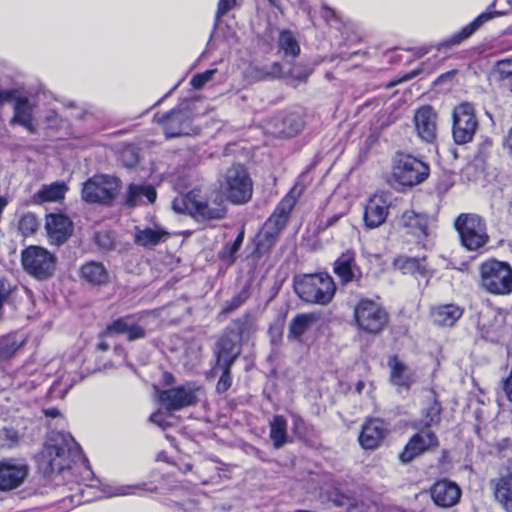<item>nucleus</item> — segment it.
Instances as JSON below:
<instances>
[{
  "mask_svg": "<svg viewBox=\"0 0 512 512\" xmlns=\"http://www.w3.org/2000/svg\"><path fill=\"white\" fill-rule=\"evenodd\" d=\"M81 363L82 358L80 355L71 362H65L63 367H61L59 359H52L41 368H37L34 371V375L38 374V378H43V380L53 377L47 396L51 400H62L77 382L78 369Z\"/></svg>",
  "mask_w": 512,
  "mask_h": 512,
  "instance_id": "3",
  "label": "nucleus"
},
{
  "mask_svg": "<svg viewBox=\"0 0 512 512\" xmlns=\"http://www.w3.org/2000/svg\"><path fill=\"white\" fill-rule=\"evenodd\" d=\"M438 439L433 432L423 431L415 434L406 444L399 458L401 462L408 463L426 450L437 446Z\"/></svg>",
  "mask_w": 512,
  "mask_h": 512,
  "instance_id": "22",
  "label": "nucleus"
},
{
  "mask_svg": "<svg viewBox=\"0 0 512 512\" xmlns=\"http://www.w3.org/2000/svg\"><path fill=\"white\" fill-rule=\"evenodd\" d=\"M243 242V232H241L237 238L235 239L234 243L229 248L230 256H233L239 249Z\"/></svg>",
  "mask_w": 512,
  "mask_h": 512,
  "instance_id": "58",
  "label": "nucleus"
},
{
  "mask_svg": "<svg viewBox=\"0 0 512 512\" xmlns=\"http://www.w3.org/2000/svg\"><path fill=\"white\" fill-rule=\"evenodd\" d=\"M303 191L304 186L296 183L276 206L274 212L264 224L263 234L267 239L274 238L285 228L290 213Z\"/></svg>",
  "mask_w": 512,
  "mask_h": 512,
  "instance_id": "12",
  "label": "nucleus"
},
{
  "mask_svg": "<svg viewBox=\"0 0 512 512\" xmlns=\"http://www.w3.org/2000/svg\"><path fill=\"white\" fill-rule=\"evenodd\" d=\"M158 400L167 411L181 410L185 407L195 405L203 389L196 383H186L171 389L158 390Z\"/></svg>",
  "mask_w": 512,
  "mask_h": 512,
  "instance_id": "13",
  "label": "nucleus"
},
{
  "mask_svg": "<svg viewBox=\"0 0 512 512\" xmlns=\"http://www.w3.org/2000/svg\"><path fill=\"white\" fill-rule=\"evenodd\" d=\"M478 128L475 111L470 103H461L453 110V139L457 144L472 141Z\"/></svg>",
  "mask_w": 512,
  "mask_h": 512,
  "instance_id": "14",
  "label": "nucleus"
},
{
  "mask_svg": "<svg viewBox=\"0 0 512 512\" xmlns=\"http://www.w3.org/2000/svg\"><path fill=\"white\" fill-rule=\"evenodd\" d=\"M491 77L496 81H505L512 77V58L497 61L492 70Z\"/></svg>",
  "mask_w": 512,
  "mask_h": 512,
  "instance_id": "44",
  "label": "nucleus"
},
{
  "mask_svg": "<svg viewBox=\"0 0 512 512\" xmlns=\"http://www.w3.org/2000/svg\"><path fill=\"white\" fill-rule=\"evenodd\" d=\"M108 347H109V346H108V344H106L105 342H100V343L98 344V348H99L100 350H103V351H106V350L108 349Z\"/></svg>",
  "mask_w": 512,
  "mask_h": 512,
  "instance_id": "64",
  "label": "nucleus"
},
{
  "mask_svg": "<svg viewBox=\"0 0 512 512\" xmlns=\"http://www.w3.org/2000/svg\"><path fill=\"white\" fill-rule=\"evenodd\" d=\"M249 295L246 290H242L236 296H234L230 301H227L224 308L223 313L229 314L234 310L238 309L241 305L245 303L248 299Z\"/></svg>",
  "mask_w": 512,
  "mask_h": 512,
  "instance_id": "48",
  "label": "nucleus"
},
{
  "mask_svg": "<svg viewBox=\"0 0 512 512\" xmlns=\"http://www.w3.org/2000/svg\"><path fill=\"white\" fill-rule=\"evenodd\" d=\"M270 439L276 449L281 448L288 442L287 421L281 415L274 416L270 422Z\"/></svg>",
  "mask_w": 512,
  "mask_h": 512,
  "instance_id": "39",
  "label": "nucleus"
},
{
  "mask_svg": "<svg viewBox=\"0 0 512 512\" xmlns=\"http://www.w3.org/2000/svg\"><path fill=\"white\" fill-rule=\"evenodd\" d=\"M45 228L52 242L62 244L72 233V221L62 213L46 215Z\"/></svg>",
  "mask_w": 512,
  "mask_h": 512,
  "instance_id": "23",
  "label": "nucleus"
},
{
  "mask_svg": "<svg viewBox=\"0 0 512 512\" xmlns=\"http://www.w3.org/2000/svg\"><path fill=\"white\" fill-rule=\"evenodd\" d=\"M334 273L343 284L359 280L362 272L355 261V252L347 250L343 252L334 263Z\"/></svg>",
  "mask_w": 512,
  "mask_h": 512,
  "instance_id": "24",
  "label": "nucleus"
},
{
  "mask_svg": "<svg viewBox=\"0 0 512 512\" xmlns=\"http://www.w3.org/2000/svg\"><path fill=\"white\" fill-rule=\"evenodd\" d=\"M23 332H12L0 337V361L10 359L26 342Z\"/></svg>",
  "mask_w": 512,
  "mask_h": 512,
  "instance_id": "35",
  "label": "nucleus"
},
{
  "mask_svg": "<svg viewBox=\"0 0 512 512\" xmlns=\"http://www.w3.org/2000/svg\"><path fill=\"white\" fill-rule=\"evenodd\" d=\"M121 188V180L113 175L97 174L83 183L81 198L90 204L110 206Z\"/></svg>",
  "mask_w": 512,
  "mask_h": 512,
  "instance_id": "7",
  "label": "nucleus"
},
{
  "mask_svg": "<svg viewBox=\"0 0 512 512\" xmlns=\"http://www.w3.org/2000/svg\"><path fill=\"white\" fill-rule=\"evenodd\" d=\"M150 421L157 424L160 427H165L167 424L164 420V416L161 411H157V412L153 413L150 416Z\"/></svg>",
  "mask_w": 512,
  "mask_h": 512,
  "instance_id": "57",
  "label": "nucleus"
},
{
  "mask_svg": "<svg viewBox=\"0 0 512 512\" xmlns=\"http://www.w3.org/2000/svg\"><path fill=\"white\" fill-rule=\"evenodd\" d=\"M495 501L506 512H512V474L508 473L491 480Z\"/></svg>",
  "mask_w": 512,
  "mask_h": 512,
  "instance_id": "28",
  "label": "nucleus"
},
{
  "mask_svg": "<svg viewBox=\"0 0 512 512\" xmlns=\"http://www.w3.org/2000/svg\"><path fill=\"white\" fill-rule=\"evenodd\" d=\"M66 500H69L71 505H79L83 501L82 496L78 495H69L67 497H64L63 501L65 502Z\"/></svg>",
  "mask_w": 512,
  "mask_h": 512,
  "instance_id": "60",
  "label": "nucleus"
},
{
  "mask_svg": "<svg viewBox=\"0 0 512 512\" xmlns=\"http://www.w3.org/2000/svg\"><path fill=\"white\" fill-rule=\"evenodd\" d=\"M18 440V434L13 429L4 428L0 431V446L12 447Z\"/></svg>",
  "mask_w": 512,
  "mask_h": 512,
  "instance_id": "51",
  "label": "nucleus"
},
{
  "mask_svg": "<svg viewBox=\"0 0 512 512\" xmlns=\"http://www.w3.org/2000/svg\"><path fill=\"white\" fill-rule=\"evenodd\" d=\"M150 316L152 313L143 312L136 316L119 318L107 327V332L124 334L129 341L142 339L146 335L147 319Z\"/></svg>",
  "mask_w": 512,
  "mask_h": 512,
  "instance_id": "16",
  "label": "nucleus"
},
{
  "mask_svg": "<svg viewBox=\"0 0 512 512\" xmlns=\"http://www.w3.org/2000/svg\"><path fill=\"white\" fill-rule=\"evenodd\" d=\"M221 369L222 374L216 385V391L218 393H225L232 385L231 368L232 366H217L215 369Z\"/></svg>",
  "mask_w": 512,
  "mask_h": 512,
  "instance_id": "47",
  "label": "nucleus"
},
{
  "mask_svg": "<svg viewBox=\"0 0 512 512\" xmlns=\"http://www.w3.org/2000/svg\"><path fill=\"white\" fill-rule=\"evenodd\" d=\"M417 136L424 142L433 143L437 135V113L431 106L420 107L414 115Z\"/></svg>",
  "mask_w": 512,
  "mask_h": 512,
  "instance_id": "19",
  "label": "nucleus"
},
{
  "mask_svg": "<svg viewBox=\"0 0 512 512\" xmlns=\"http://www.w3.org/2000/svg\"><path fill=\"white\" fill-rule=\"evenodd\" d=\"M156 197V190L151 184L131 183L126 190L125 204L129 207H135L145 203L152 204L155 202Z\"/></svg>",
  "mask_w": 512,
  "mask_h": 512,
  "instance_id": "29",
  "label": "nucleus"
},
{
  "mask_svg": "<svg viewBox=\"0 0 512 512\" xmlns=\"http://www.w3.org/2000/svg\"><path fill=\"white\" fill-rule=\"evenodd\" d=\"M429 175V167L418 158L404 153L394 157L391 180L401 187H413L422 183Z\"/></svg>",
  "mask_w": 512,
  "mask_h": 512,
  "instance_id": "8",
  "label": "nucleus"
},
{
  "mask_svg": "<svg viewBox=\"0 0 512 512\" xmlns=\"http://www.w3.org/2000/svg\"><path fill=\"white\" fill-rule=\"evenodd\" d=\"M56 258L46 249L34 246V278L46 279L53 275Z\"/></svg>",
  "mask_w": 512,
  "mask_h": 512,
  "instance_id": "32",
  "label": "nucleus"
},
{
  "mask_svg": "<svg viewBox=\"0 0 512 512\" xmlns=\"http://www.w3.org/2000/svg\"><path fill=\"white\" fill-rule=\"evenodd\" d=\"M430 495L437 506L449 508L460 500L461 489L455 482L443 479L432 485Z\"/></svg>",
  "mask_w": 512,
  "mask_h": 512,
  "instance_id": "21",
  "label": "nucleus"
},
{
  "mask_svg": "<svg viewBox=\"0 0 512 512\" xmlns=\"http://www.w3.org/2000/svg\"><path fill=\"white\" fill-rule=\"evenodd\" d=\"M302 129V122L291 114L281 120V127H277L272 133L277 136L292 137Z\"/></svg>",
  "mask_w": 512,
  "mask_h": 512,
  "instance_id": "42",
  "label": "nucleus"
},
{
  "mask_svg": "<svg viewBox=\"0 0 512 512\" xmlns=\"http://www.w3.org/2000/svg\"><path fill=\"white\" fill-rule=\"evenodd\" d=\"M46 105H53L51 112L53 117H56L59 110L57 107L58 102L52 101L51 95L46 92L42 85H38L37 90H34V110L37 109V114H40L42 107Z\"/></svg>",
  "mask_w": 512,
  "mask_h": 512,
  "instance_id": "43",
  "label": "nucleus"
},
{
  "mask_svg": "<svg viewBox=\"0 0 512 512\" xmlns=\"http://www.w3.org/2000/svg\"><path fill=\"white\" fill-rule=\"evenodd\" d=\"M327 501L331 502L335 507L346 508L350 512L354 500L348 495L342 494L338 489H333L326 493Z\"/></svg>",
  "mask_w": 512,
  "mask_h": 512,
  "instance_id": "45",
  "label": "nucleus"
},
{
  "mask_svg": "<svg viewBox=\"0 0 512 512\" xmlns=\"http://www.w3.org/2000/svg\"><path fill=\"white\" fill-rule=\"evenodd\" d=\"M145 484H137V485H119L110 488L108 492L109 497L116 496H127V495H135L138 491L144 489Z\"/></svg>",
  "mask_w": 512,
  "mask_h": 512,
  "instance_id": "46",
  "label": "nucleus"
},
{
  "mask_svg": "<svg viewBox=\"0 0 512 512\" xmlns=\"http://www.w3.org/2000/svg\"><path fill=\"white\" fill-rule=\"evenodd\" d=\"M5 103L14 104L12 123L32 132V105L28 97L18 89H0V106Z\"/></svg>",
  "mask_w": 512,
  "mask_h": 512,
  "instance_id": "15",
  "label": "nucleus"
},
{
  "mask_svg": "<svg viewBox=\"0 0 512 512\" xmlns=\"http://www.w3.org/2000/svg\"><path fill=\"white\" fill-rule=\"evenodd\" d=\"M304 420L297 415H293V426H294V432L299 437L304 436Z\"/></svg>",
  "mask_w": 512,
  "mask_h": 512,
  "instance_id": "55",
  "label": "nucleus"
},
{
  "mask_svg": "<svg viewBox=\"0 0 512 512\" xmlns=\"http://www.w3.org/2000/svg\"><path fill=\"white\" fill-rule=\"evenodd\" d=\"M319 319L316 313H303L296 315L289 324V337L299 338L308 328Z\"/></svg>",
  "mask_w": 512,
  "mask_h": 512,
  "instance_id": "40",
  "label": "nucleus"
},
{
  "mask_svg": "<svg viewBox=\"0 0 512 512\" xmlns=\"http://www.w3.org/2000/svg\"><path fill=\"white\" fill-rule=\"evenodd\" d=\"M454 225L467 250L477 251L489 241L485 221L477 214H461Z\"/></svg>",
  "mask_w": 512,
  "mask_h": 512,
  "instance_id": "10",
  "label": "nucleus"
},
{
  "mask_svg": "<svg viewBox=\"0 0 512 512\" xmlns=\"http://www.w3.org/2000/svg\"><path fill=\"white\" fill-rule=\"evenodd\" d=\"M168 237L169 233L157 225L153 228L146 227L143 229L135 227L134 242L136 245L144 248L154 247L166 240Z\"/></svg>",
  "mask_w": 512,
  "mask_h": 512,
  "instance_id": "33",
  "label": "nucleus"
},
{
  "mask_svg": "<svg viewBox=\"0 0 512 512\" xmlns=\"http://www.w3.org/2000/svg\"><path fill=\"white\" fill-rule=\"evenodd\" d=\"M270 75L276 77L281 74V65L279 63L272 64V71L269 73Z\"/></svg>",
  "mask_w": 512,
  "mask_h": 512,
  "instance_id": "61",
  "label": "nucleus"
},
{
  "mask_svg": "<svg viewBox=\"0 0 512 512\" xmlns=\"http://www.w3.org/2000/svg\"><path fill=\"white\" fill-rule=\"evenodd\" d=\"M97 242L99 245L104 246L106 248H109L112 245V241L110 240L109 236L107 234L99 233L96 236Z\"/></svg>",
  "mask_w": 512,
  "mask_h": 512,
  "instance_id": "59",
  "label": "nucleus"
},
{
  "mask_svg": "<svg viewBox=\"0 0 512 512\" xmlns=\"http://www.w3.org/2000/svg\"><path fill=\"white\" fill-rule=\"evenodd\" d=\"M441 405L435 398V396L430 393L427 396L426 402L422 408V417L419 421V426L428 428L433 425H437L441 420Z\"/></svg>",
  "mask_w": 512,
  "mask_h": 512,
  "instance_id": "37",
  "label": "nucleus"
},
{
  "mask_svg": "<svg viewBox=\"0 0 512 512\" xmlns=\"http://www.w3.org/2000/svg\"><path fill=\"white\" fill-rule=\"evenodd\" d=\"M357 328L367 334H379L388 323L387 311L376 301L362 298L354 308Z\"/></svg>",
  "mask_w": 512,
  "mask_h": 512,
  "instance_id": "9",
  "label": "nucleus"
},
{
  "mask_svg": "<svg viewBox=\"0 0 512 512\" xmlns=\"http://www.w3.org/2000/svg\"><path fill=\"white\" fill-rule=\"evenodd\" d=\"M172 208L175 212L188 214L198 221L222 219L227 213L224 195L218 190L193 189L176 197Z\"/></svg>",
  "mask_w": 512,
  "mask_h": 512,
  "instance_id": "2",
  "label": "nucleus"
},
{
  "mask_svg": "<svg viewBox=\"0 0 512 512\" xmlns=\"http://www.w3.org/2000/svg\"><path fill=\"white\" fill-rule=\"evenodd\" d=\"M387 429L379 419L367 420L359 435V443L364 449H376L384 440Z\"/></svg>",
  "mask_w": 512,
  "mask_h": 512,
  "instance_id": "25",
  "label": "nucleus"
},
{
  "mask_svg": "<svg viewBox=\"0 0 512 512\" xmlns=\"http://www.w3.org/2000/svg\"><path fill=\"white\" fill-rule=\"evenodd\" d=\"M506 11L488 10L478 15L473 21L464 26L458 33L452 35L447 44L456 45L471 37L477 30H479L485 23L495 19L496 17L503 16Z\"/></svg>",
  "mask_w": 512,
  "mask_h": 512,
  "instance_id": "26",
  "label": "nucleus"
},
{
  "mask_svg": "<svg viewBox=\"0 0 512 512\" xmlns=\"http://www.w3.org/2000/svg\"><path fill=\"white\" fill-rule=\"evenodd\" d=\"M389 213V202L385 195L375 194L364 207V223L369 229L380 227L387 219Z\"/></svg>",
  "mask_w": 512,
  "mask_h": 512,
  "instance_id": "20",
  "label": "nucleus"
},
{
  "mask_svg": "<svg viewBox=\"0 0 512 512\" xmlns=\"http://www.w3.org/2000/svg\"><path fill=\"white\" fill-rule=\"evenodd\" d=\"M39 422L51 429L48 439L37 456L39 482L45 490L39 494L56 491L57 488L75 486L94 487V473L81 447L70 433L55 431L66 424L58 407H43Z\"/></svg>",
  "mask_w": 512,
  "mask_h": 512,
  "instance_id": "1",
  "label": "nucleus"
},
{
  "mask_svg": "<svg viewBox=\"0 0 512 512\" xmlns=\"http://www.w3.org/2000/svg\"><path fill=\"white\" fill-rule=\"evenodd\" d=\"M296 294L306 303L327 305L336 292V285L328 273L306 274L295 280Z\"/></svg>",
  "mask_w": 512,
  "mask_h": 512,
  "instance_id": "5",
  "label": "nucleus"
},
{
  "mask_svg": "<svg viewBox=\"0 0 512 512\" xmlns=\"http://www.w3.org/2000/svg\"><path fill=\"white\" fill-rule=\"evenodd\" d=\"M67 190L68 187L64 182L57 181L50 185H44L34 195V203L60 202L64 199Z\"/></svg>",
  "mask_w": 512,
  "mask_h": 512,
  "instance_id": "36",
  "label": "nucleus"
},
{
  "mask_svg": "<svg viewBox=\"0 0 512 512\" xmlns=\"http://www.w3.org/2000/svg\"><path fill=\"white\" fill-rule=\"evenodd\" d=\"M227 199L233 204L247 203L253 193V182L243 165L230 167L222 183Z\"/></svg>",
  "mask_w": 512,
  "mask_h": 512,
  "instance_id": "11",
  "label": "nucleus"
},
{
  "mask_svg": "<svg viewBox=\"0 0 512 512\" xmlns=\"http://www.w3.org/2000/svg\"><path fill=\"white\" fill-rule=\"evenodd\" d=\"M390 368V381L393 385L408 390L415 381L414 371L404 364L397 356L388 360Z\"/></svg>",
  "mask_w": 512,
  "mask_h": 512,
  "instance_id": "30",
  "label": "nucleus"
},
{
  "mask_svg": "<svg viewBox=\"0 0 512 512\" xmlns=\"http://www.w3.org/2000/svg\"><path fill=\"white\" fill-rule=\"evenodd\" d=\"M364 385H365V384H364V382H362V381H360V382H358V383H357V385H356V390H357V392H358V393H361V392H362V390H363V388H364Z\"/></svg>",
  "mask_w": 512,
  "mask_h": 512,
  "instance_id": "63",
  "label": "nucleus"
},
{
  "mask_svg": "<svg viewBox=\"0 0 512 512\" xmlns=\"http://www.w3.org/2000/svg\"><path fill=\"white\" fill-rule=\"evenodd\" d=\"M395 267L403 274H411L428 278L432 274V269L427 264L426 258H415L408 256H399L394 261Z\"/></svg>",
  "mask_w": 512,
  "mask_h": 512,
  "instance_id": "31",
  "label": "nucleus"
},
{
  "mask_svg": "<svg viewBox=\"0 0 512 512\" xmlns=\"http://www.w3.org/2000/svg\"><path fill=\"white\" fill-rule=\"evenodd\" d=\"M22 266L24 270L29 274L32 275V246H27L22 251Z\"/></svg>",
  "mask_w": 512,
  "mask_h": 512,
  "instance_id": "52",
  "label": "nucleus"
},
{
  "mask_svg": "<svg viewBox=\"0 0 512 512\" xmlns=\"http://www.w3.org/2000/svg\"><path fill=\"white\" fill-rule=\"evenodd\" d=\"M278 47L285 57L296 58L300 53V46L290 31L280 33Z\"/></svg>",
  "mask_w": 512,
  "mask_h": 512,
  "instance_id": "41",
  "label": "nucleus"
},
{
  "mask_svg": "<svg viewBox=\"0 0 512 512\" xmlns=\"http://www.w3.org/2000/svg\"><path fill=\"white\" fill-rule=\"evenodd\" d=\"M503 147L507 153L512 157V127L507 132L503 140Z\"/></svg>",
  "mask_w": 512,
  "mask_h": 512,
  "instance_id": "56",
  "label": "nucleus"
},
{
  "mask_svg": "<svg viewBox=\"0 0 512 512\" xmlns=\"http://www.w3.org/2000/svg\"><path fill=\"white\" fill-rule=\"evenodd\" d=\"M26 475L27 470L24 466L8 461L0 462V490L8 491L18 487Z\"/></svg>",
  "mask_w": 512,
  "mask_h": 512,
  "instance_id": "27",
  "label": "nucleus"
},
{
  "mask_svg": "<svg viewBox=\"0 0 512 512\" xmlns=\"http://www.w3.org/2000/svg\"><path fill=\"white\" fill-rule=\"evenodd\" d=\"M463 310L454 304H446L434 307L431 317L434 324L438 326H453L462 316Z\"/></svg>",
  "mask_w": 512,
  "mask_h": 512,
  "instance_id": "34",
  "label": "nucleus"
},
{
  "mask_svg": "<svg viewBox=\"0 0 512 512\" xmlns=\"http://www.w3.org/2000/svg\"><path fill=\"white\" fill-rule=\"evenodd\" d=\"M341 217H342V214L333 215L332 217H330L327 220L326 226L327 227L333 226Z\"/></svg>",
  "mask_w": 512,
  "mask_h": 512,
  "instance_id": "62",
  "label": "nucleus"
},
{
  "mask_svg": "<svg viewBox=\"0 0 512 512\" xmlns=\"http://www.w3.org/2000/svg\"><path fill=\"white\" fill-rule=\"evenodd\" d=\"M252 330L249 317L238 320L229 327L217 342L215 355L217 366H233L241 353V341L245 334Z\"/></svg>",
  "mask_w": 512,
  "mask_h": 512,
  "instance_id": "6",
  "label": "nucleus"
},
{
  "mask_svg": "<svg viewBox=\"0 0 512 512\" xmlns=\"http://www.w3.org/2000/svg\"><path fill=\"white\" fill-rule=\"evenodd\" d=\"M32 223V217L26 215L24 216L19 223V229L21 230L22 234L24 236H28L32 234V226L30 227L29 224Z\"/></svg>",
  "mask_w": 512,
  "mask_h": 512,
  "instance_id": "54",
  "label": "nucleus"
},
{
  "mask_svg": "<svg viewBox=\"0 0 512 512\" xmlns=\"http://www.w3.org/2000/svg\"><path fill=\"white\" fill-rule=\"evenodd\" d=\"M350 512H381V508L375 501L353 502Z\"/></svg>",
  "mask_w": 512,
  "mask_h": 512,
  "instance_id": "49",
  "label": "nucleus"
},
{
  "mask_svg": "<svg viewBox=\"0 0 512 512\" xmlns=\"http://www.w3.org/2000/svg\"><path fill=\"white\" fill-rule=\"evenodd\" d=\"M235 4H236V0H219L217 12H216L217 18L225 15L228 11L233 9Z\"/></svg>",
  "mask_w": 512,
  "mask_h": 512,
  "instance_id": "53",
  "label": "nucleus"
},
{
  "mask_svg": "<svg viewBox=\"0 0 512 512\" xmlns=\"http://www.w3.org/2000/svg\"><path fill=\"white\" fill-rule=\"evenodd\" d=\"M155 120L162 125L167 138L188 135L191 128V112L187 108L174 109L171 112L155 116Z\"/></svg>",
  "mask_w": 512,
  "mask_h": 512,
  "instance_id": "17",
  "label": "nucleus"
},
{
  "mask_svg": "<svg viewBox=\"0 0 512 512\" xmlns=\"http://www.w3.org/2000/svg\"><path fill=\"white\" fill-rule=\"evenodd\" d=\"M81 277L92 285H103L108 281V272L100 262H87L81 268Z\"/></svg>",
  "mask_w": 512,
  "mask_h": 512,
  "instance_id": "38",
  "label": "nucleus"
},
{
  "mask_svg": "<svg viewBox=\"0 0 512 512\" xmlns=\"http://www.w3.org/2000/svg\"><path fill=\"white\" fill-rule=\"evenodd\" d=\"M478 271V284L485 292L496 296L512 293V267L509 263L490 258L479 265Z\"/></svg>",
  "mask_w": 512,
  "mask_h": 512,
  "instance_id": "4",
  "label": "nucleus"
},
{
  "mask_svg": "<svg viewBox=\"0 0 512 512\" xmlns=\"http://www.w3.org/2000/svg\"><path fill=\"white\" fill-rule=\"evenodd\" d=\"M399 227L405 235L421 242L429 236V217L424 213L406 210L399 220Z\"/></svg>",
  "mask_w": 512,
  "mask_h": 512,
  "instance_id": "18",
  "label": "nucleus"
},
{
  "mask_svg": "<svg viewBox=\"0 0 512 512\" xmlns=\"http://www.w3.org/2000/svg\"><path fill=\"white\" fill-rule=\"evenodd\" d=\"M216 72V69H209L203 73L196 74L191 79V85L195 89H201L207 82H209L213 78Z\"/></svg>",
  "mask_w": 512,
  "mask_h": 512,
  "instance_id": "50",
  "label": "nucleus"
}]
</instances>
